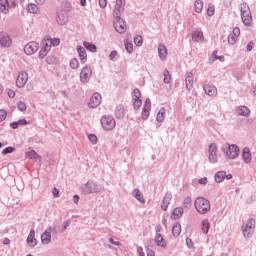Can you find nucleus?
<instances>
[{"instance_id":"1","label":"nucleus","mask_w":256,"mask_h":256,"mask_svg":"<svg viewBox=\"0 0 256 256\" xmlns=\"http://www.w3.org/2000/svg\"><path fill=\"white\" fill-rule=\"evenodd\" d=\"M60 44L61 40L59 38H44L41 42V49L38 54L39 59H45L49 51H51V47H58Z\"/></svg>"},{"instance_id":"2","label":"nucleus","mask_w":256,"mask_h":256,"mask_svg":"<svg viewBox=\"0 0 256 256\" xmlns=\"http://www.w3.org/2000/svg\"><path fill=\"white\" fill-rule=\"evenodd\" d=\"M194 207L201 215H207L211 211V202L203 197L196 198Z\"/></svg>"},{"instance_id":"3","label":"nucleus","mask_w":256,"mask_h":256,"mask_svg":"<svg viewBox=\"0 0 256 256\" xmlns=\"http://www.w3.org/2000/svg\"><path fill=\"white\" fill-rule=\"evenodd\" d=\"M241 17L244 25H251L253 23V16L251 15V10L249 9V5L247 3H242L240 6Z\"/></svg>"},{"instance_id":"4","label":"nucleus","mask_w":256,"mask_h":256,"mask_svg":"<svg viewBox=\"0 0 256 256\" xmlns=\"http://www.w3.org/2000/svg\"><path fill=\"white\" fill-rule=\"evenodd\" d=\"M255 231V219H249L242 225V233L244 237H249Z\"/></svg>"},{"instance_id":"5","label":"nucleus","mask_w":256,"mask_h":256,"mask_svg":"<svg viewBox=\"0 0 256 256\" xmlns=\"http://www.w3.org/2000/svg\"><path fill=\"white\" fill-rule=\"evenodd\" d=\"M17 5V0H0V12L7 15L9 9H13Z\"/></svg>"},{"instance_id":"6","label":"nucleus","mask_w":256,"mask_h":256,"mask_svg":"<svg viewBox=\"0 0 256 256\" xmlns=\"http://www.w3.org/2000/svg\"><path fill=\"white\" fill-rule=\"evenodd\" d=\"M101 125L105 131H112V129H115V119L111 116H103L101 118Z\"/></svg>"},{"instance_id":"7","label":"nucleus","mask_w":256,"mask_h":256,"mask_svg":"<svg viewBox=\"0 0 256 256\" xmlns=\"http://www.w3.org/2000/svg\"><path fill=\"white\" fill-rule=\"evenodd\" d=\"M91 75H93V70L91 66H84L80 71V81L81 83H89L91 80Z\"/></svg>"},{"instance_id":"8","label":"nucleus","mask_w":256,"mask_h":256,"mask_svg":"<svg viewBox=\"0 0 256 256\" xmlns=\"http://www.w3.org/2000/svg\"><path fill=\"white\" fill-rule=\"evenodd\" d=\"M132 103L134 109H140V107L143 105V101L141 100V90L138 88H135L132 91Z\"/></svg>"},{"instance_id":"9","label":"nucleus","mask_w":256,"mask_h":256,"mask_svg":"<svg viewBox=\"0 0 256 256\" xmlns=\"http://www.w3.org/2000/svg\"><path fill=\"white\" fill-rule=\"evenodd\" d=\"M27 81H29V74L25 71L19 72L16 79V87H25V85H27Z\"/></svg>"},{"instance_id":"10","label":"nucleus","mask_w":256,"mask_h":256,"mask_svg":"<svg viewBox=\"0 0 256 256\" xmlns=\"http://www.w3.org/2000/svg\"><path fill=\"white\" fill-rule=\"evenodd\" d=\"M114 28L116 29L117 33H125L127 31V24L125 20L121 19L120 17H116L114 21Z\"/></svg>"},{"instance_id":"11","label":"nucleus","mask_w":256,"mask_h":256,"mask_svg":"<svg viewBox=\"0 0 256 256\" xmlns=\"http://www.w3.org/2000/svg\"><path fill=\"white\" fill-rule=\"evenodd\" d=\"M37 51H39V43L37 42H29L24 47V53L26 55H34Z\"/></svg>"},{"instance_id":"12","label":"nucleus","mask_w":256,"mask_h":256,"mask_svg":"<svg viewBox=\"0 0 256 256\" xmlns=\"http://www.w3.org/2000/svg\"><path fill=\"white\" fill-rule=\"evenodd\" d=\"M240 36H241V29H239V27H235L232 33H230L228 36L229 45H235V43H237Z\"/></svg>"},{"instance_id":"13","label":"nucleus","mask_w":256,"mask_h":256,"mask_svg":"<svg viewBox=\"0 0 256 256\" xmlns=\"http://www.w3.org/2000/svg\"><path fill=\"white\" fill-rule=\"evenodd\" d=\"M101 101H102L101 94L94 93L90 98L88 106L91 107V109H96V107H99L101 105Z\"/></svg>"},{"instance_id":"14","label":"nucleus","mask_w":256,"mask_h":256,"mask_svg":"<svg viewBox=\"0 0 256 256\" xmlns=\"http://www.w3.org/2000/svg\"><path fill=\"white\" fill-rule=\"evenodd\" d=\"M226 155L229 159H237L239 157V147L235 144L229 145Z\"/></svg>"},{"instance_id":"15","label":"nucleus","mask_w":256,"mask_h":256,"mask_svg":"<svg viewBox=\"0 0 256 256\" xmlns=\"http://www.w3.org/2000/svg\"><path fill=\"white\" fill-rule=\"evenodd\" d=\"M208 159L210 163H217V144L212 143L209 145Z\"/></svg>"},{"instance_id":"16","label":"nucleus","mask_w":256,"mask_h":256,"mask_svg":"<svg viewBox=\"0 0 256 256\" xmlns=\"http://www.w3.org/2000/svg\"><path fill=\"white\" fill-rule=\"evenodd\" d=\"M123 11H125V0H116L114 5V15L119 17Z\"/></svg>"},{"instance_id":"17","label":"nucleus","mask_w":256,"mask_h":256,"mask_svg":"<svg viewBox=\"0 0 256 256\" xmlns=\"http://www.w3.org/2000/svg\"><path fill=\"white\" fill-rule=\"evenodd\" d=\"M192 41H195L196 43H203V41H205V36L201 29H196L192 32Z\"/></svg>"},{"instance_id":"18","label":"nucleus","mask_w":256,"mask_h":256,"mask_svg":"<svg viewBox=\"0 0 256 256\" xmlns=\"http://www.w3.org/2000/svg\"><path fill=\"white\" fill-rule=\"evenodd\" d=\"M150 112H151V100L147 99L144 103L143 110H142V119H144V121L149 119Z\"/></svg>"},{"instance_id":"19","label":"nucleus","mask_w":256,"mask_h":256,"mask_svg":"<svg viewBox=\"0 0 256 256\" xmlns=\"http://www.w3.org/2000/svg\"><path fill=\"white\" fill-rule=\"evenodd\" d=\"M11 38L6 33H0V45L2 47H11Z\"/></svg>"},{"instance_id":"20","label":"nucleus","mask_w":256,"mask_h":256,"mask_svg":"<svg viewBox=\"0 0 256 256\" xmlns=\"http://www.w3.org/2000/svg\"><path fill=\"white\" fill-rule=\"evenodd\" d=\"M242 159H243L244 163H251V161L253 160V158L251 156V149H249V147H245L243 149Z\"/></svg>"},{"instance_id":"21","label":"nucleus","mask_w":256,"mask_h":256,"mask_svg":"<svg viewBox=\"0 0 256 256\" xmlns=\"http://www.w3.org/2000/svg\"><path fill=\"white\" fill-rule=\"evenodd\" d=\"M41 241L43 245H49L51 243V228L46 230L42 235H41Z\"/></svg>"},{"instance_id":"22","label":"nucleus","mask_w":256,"mask_h":256,"mask_svg":"<svg viewBox=\"0 0 256 256\" xmlns=\"http://www.w3.org/2000/svg\"><path fill=\"white\" fill-rule=\"evenodd\" d=\"M27 244L29 247H35L37 245V239H35V230H31L27 237Z\"/></svg>"},{"instance_id":"23","label":"nucleus","mask_w":256,"mask_h":256,"mask_svg":"<svg viewBox=\"0 0 256 256\" xmlns=\"http://www.w3.org/2000/svg\"><path fill=\"white\" fill-rule=\"evenodd\" d=\"M172 199H173V196L171 194H166L164 196V199L161 205V209H163V211H167V208L169 207Z\"/></svg>"},{"instance_id":"24","label":"nucleus","mask_w":256,"mask_h":256,"mask_svg":"<svg viewBox=\"0 0 256 256\" xmlns=\"http://www.w3.org/2000/svg\"><path fill=\"white\" fill-rule=\"evenodd\" d=\"M204 91L209 97H215L217 95V88L215 86L206 85L204 86Z\"/></svg>"},{"instance_id":"25","label":"nucleus","mask_w":256,"mask_h":256,"mask_svg":"<svg viewBox=\"0 0 256 256\" xmlns=\"http://www.w3.org/2000/svg\"><path fill=\"white\" fill-rule=\"evenodd\" d=\"M158 53L162 61H165V59H167V47L165 45L159 44Z\"/></svg>"},{"instance_id":"26","label":"nucleus","mask_w":256,"mask_h":256,"mask_svg":"<svg viewBox=\"0 0 256 256\" xmlns=\"http://www.w3.org/2000/svg\"><path fill=\"white\" fill-rule=\"evenodd\" d=\"M238 115H241L242 117H249L251 114V110L247 108L246 106H240L236 109Z\"/></svg>"},{"instance_id":"27","label":"nucleus","mask_w":256,"mask_h":256,"mask_svg":"<svg viewBox=\"0 0 256 256\" xmlns=\"http://www.w3.org/2000/svg\"><path fill=\"white\" fill-rule=\"evenodd\" d=\"M77 51H78L81 63H85L87 61V52L85 51V48H83L82 46H78Z\"/></svg>"},{"instance_id":"28","label":"nucleus","mask_w":256,"mask_h":256,"mask_svg":"<svg viewBox=\"0 0 256 256\" xmlns=\"http://www.w3.org/2000/svg\"><path fill=\"white\" fill-rule=\"evenodd\" d=\"M183 217V209L181 207H177L173 210L171 219L177 220Z\"/></svg>"},{"instance_id":"29","label":"nucleus","mask_w":256,"mask_h":256,"mask_svg":"<svg viewBox=\"0 0 256 256\" xmlns=\"http://www.w3.org/2000/svg\"><path fill=\"white\" fill-rule=\"evenodd\" d=\"M186 89L191 91L193 89V73H188L186 77Z\"/></svg>"},{"instance_id":"30","label":"nucleus","mask_w":256,"mask_h":256,"mask_svg":"<svg viewBox=\"0 0 256 256\" xmlns=\"http://www.w3.org/2000/svg\"><path fill=\"white\" fill-rule=\"evenodd\" d=\"M133 197H135V199H137V201H139L140 203H145V198H143V194L141 193V191H139V189H135L132 193Z\"/></svg>"},{"instance_id":"31","label":"nucleus","mask_w":256,"mask_h":256,"mask_svg":"<svg viewBox=\"0 0 256 256\" xmlns=\"http://www.w3.org/2000/svg\"><path fill=\"white\" fill-rule=\"evenodd\" d=\"M165 115H167V110H165V108H161L157 114V121H159V123H163V121H165Z\"/></svg>"},{"instance_id":"32","label":"nucleus","mask_w":256,"mask_h":256,"mask_svg":"<svg viewBox=\"0 0 256 256\" xmlns=\"http://www.w3.org/2000/svg\"><path fill=\"white\" fill-rule=\"evenodd\" d=\"M115 115L117 119H123V117H125V108H123V106H117Z\"/></svg>"},{"instance_id":"33","label":"nucleus","mask_w":256,"mask_h":256,"mask_svg":"<svg viewBox=\"0 0 256 256\" xmlns=\"http://www.w3.org/2000/svg\"><path fill=\"white\" fill-rule=\"evenodd\" d=\"M226 176V172L225 171H219L215 174V181L216 183H223L224 179Z\"/></svg>"},{"instance_id":"34","label":"nucleus","mask_w":256,"mask_h":256,"mask_svg":"<svg viewBox=\"0 0 256 256\" xmlns=\"http://www.w3.org/2000/svg\"><path fill=\"white\" fill-rule=\"evenodd\" d=\"M27 11L28 13L37 14L39 13V6L34 3H30L27 5Z\"/></svg>"},{"instance_id":"35","label":"nucleus","mask_w":256,"mask_h":256,"mask_svg":"<svg viewBox=\"0 0 256 256\" xmlns=\"http://www.w3.org/2000/svg\"><path fill=\"white\" fill-rule=\"evenodd\" d=\"M172 233L174 237H179L181 235V224L175 223L172 227Z\"/></svg>"},{"instance_id":"36","label":"nucleus","mask_w":256,"mask_h":256,"mask_svg":"<svg viewBox=\"0 0 256 256\" xmlns=\"http://www.w3.org/2000/svg\"><path fill=\"white\" fill-rule=\"evenodd\" d=\"M56 21L59 25H65L67 23V16L65 14L58 13Z\"/></svg>"},{"instance_id":"37","label":"nucleus","mask_w":256,"mask_h":256,"mask_svg":"<svg viewBox=\"0 0 256 256\" xmlns=\"http://www.w3.org/2000/svg\"><path fill=\"white\" fill-rule=\"evenodd\" d=\"M194 9L196 13H201V11H203V1L196 0L194 3Z\"/></svg>"},{"instance_id":"38","label":"nucleus","mask_w":256,"mask_h":256,"mask_svg":"<svg viewBox=\"0 0 256 256\" xmlns=\"http://www.w3.org/2000/svg\"><path fill=\"white\" fill-rule=\"evenodd\" d=\"M201 225H202L203 233H205V234L209 233V228L211 227V225L209 224V220L208 219H204L202 221Z\"/></svg>"},{"instance_id":"39","label":"nucleus","mask_w":256,"mask_h":256,"mask_svg":"<svg viewBox=\"0 0 256 256\" xmlns=\"http://www.w3.org/2000/svg\"><path fill=\"white\" fill-rule=\"evenodd\" d=\"M156 245H158L159 247H165V239H163V236H161V234H156Z\"/></svg>"},{"instance_id":"40","label":"nucleus","mask_w":256,"mask_h":256,"mask_svg":"<svg viewBox=\"0 0 256 256\" xmlns=\"http://www.w3.org/2000/svg\"><path fill=\"white\" fill-rule=\"evenodd\" d=\"M84 47H86L88 51H91L92 53H95V51H97V47L95 46V44H91L89 42H84Z\"/></svg>"},{"instance_id":"41","label":"nucleus","mask_w":256,"mask_h":256,"mask_svg":"<svg viewBox=\"0 0 256 256\" xmlns=\"http://www.w3.org/2000/svg\"><path fill=\"white\" fill-rule=\"evenodd\" d=\"M70 67L71 69H77L79 67V60H77V58H72L70 60Z\"/></svg>"},{"instance_id":"42","label":"nucleus","mask_w":256,"mask_h":256,"mask_svg":"<svg viewBox=\"0 0 256 256\" xmlns=\"http://www.w3.org/2000/svg\"><path fill=\"white\" fill-rule=\"evenodd\" d=\"M163 76L164 83H171V74L169 73V71L165 70Z\"/></svg>"},{"instance_id":"43","label":"nucleus","mask_w":256,"mask_h":256,"mask_svg":"<svg viewBox=\"0 0 256 256\" xmlns=\"http://www.w3.org/2000/svg\"><path fill=\"white\" fill-rule=\"evenodd\" d=\"M183 205L186 209H189V207L192 205L191 197H186L183 201Z\"/></svg>"},{"instance_id":"44","label":"nucleus","mask_w":256,"mask_h":256,"mask_svg":"<svg viewBox=\"0 0 256 256\" xmlns=\"http://www.w3.org/2000/svg\"><path fill=\"white\" fill-rule=\"evenodd\" d=\"M134 43H135V45H137V47H141V45H143V37H141V36H136L135 38H134Z\"/></svg>"},{"instance_id":"45","label":"nucleus","mask_w":256,"mask_h":256,"mask_svg":"<svg viewBox=\"0 0 256 256\" xmlns=\"http://www.w3.org/2000/svg\"><path fill=\"white\" fill-rule=\"evenodd\" d=\"M88 139H89L90 143H92V145H97L98 139L95 134H89Z\"/></svg>"},{"instance_id":"46","label":"nucleus","mask_w":256,"mask_h":256,"mask_svg":"<svg viewBox=\"0 0 256 256\" xmlns=\"http://www.w3.org/2000/svg\"><path fill=\"white\" fill-rule=\"evenodd\" d=\"M7 119V111L0 109V123Z\"/></svg>"},{"instance_id":"47","label":"nucleus","mask_w":256,"mask_h":256,"mask_svg":"<svg viewBox=\"0 0 256 256\" xmlns=\"http://www.w3.org/2000/svg\"><path fill=\"white\" fill-rule=\"evenodd\" d=\"M125 49L127 53H133V43L125 42Z\"/></svg>"},{"instance_id":"48","label":"nucleus","mask_w":256,"mask_h":256,"mask_svg":"<svg viewBox=\"0 0 256 256\" xmlns=\"http://www.w3.org/2000/svg\"><path fill=\"white\" fill-rule=\"evenodd\" d=\"M17 107L19 111H27V104H25L23 101L18 102Z\"/></svg>"},{"instance_id":"49","label":"nucleus","mask_w":256,"mask_h":256,"mask_svg":"<svg viewBox=\"0 0 256 256\" xmlns=\"http://www.w3.org/2000/svg\"><path fill=\"white\" fill-rule=\"evenodd\" d=\"M26 155H27V157L29 158V159H37V157H39V155L37 154V152H35V151H30V152H28V153H26Z\"/></svg>"},{"instance_id":"50","label":"nucleus","mask_w":256,"mask_h":256,"mask_svg":"<svg viewBox=\"0 0 256 256\" xmlns=\"http://www.w3.org/2000/svg\"><path fill=\"white\" fill-rule=\"evenodd\" d=\"M15 151V148L9 146L7 148H5L3 151H2V155H7L9 153H13Z\"/></svg>"},{"instance_id":"51","label":"nucleus","mask_w":256,"mask_h":256,"mask_svg":"<svg viewBox=\"0 0 256 256\" xmlns=\"http://www.w3.org/2000/svg\"><path fill=\"white\" fill-rule=\"evenodd\" d=\"M207 15H208L209 17H213V15H215V7H213V6H208Z\"/></svg>"},{"instance_id":"52","label":"nucleus","mask_w":256,"mask_h":256,"mask_svg":"<svg viewBox=\"0 0 256 256\" xmlns=\"http://www.w3.org/2000/svg\"><path fill=\"white\" fill-rule=\"evenodd\" d=\"M57 61V58L53 57V56H48L46 58V63H48V65H53V63H55Z\"/></svg>"},{"instance_id":"53","label":"nucleus","mask_w":256,"mask_h":256,"mask_svg":"<svg viewBox=\"0 0 256 256\" xmlns=\"http://www.w3.org/2000/svg\"><path fill=\"white\" fill-rule=\"evenodd\" d=\"M137 253H138V256H145V251H143V247L141 246L137 247Z\"/></svg>"},{"instance_id":"54","label":"nucleus","mask_w":256,"mask_h":256,"mask_svg":"<svg viewBox=\"0 0 256 256\" xmlns=\"http://www.w3.org/2000/svg\"><path fill=\"white\" fill-rule=\"evenodd\" d=\"M99 5L102 9H105L107 7V0H99Z\"/></svg>"},{"instance_id":"55","label":"nucleus","mask_w":256,"mask_h":256,"mask_svg":"<svg viewBox=\"0 0 256 256\" xmlns=\"http://www.w3.org/2000/svg\"><path fill=\"white\" fill-rule=\"evenodd\" d=\"M8 96L13 99L15 97V90L8 89L7 90Z\"/></svg>"},{"instance_id":"56","label":"nucleus","mask_w":256,"mask_h":256,"mask_svg":"<svg viewBox=\"0 0 256 256\" xmlns=\"http://www.w3.org/2000/svg\"><path fill=\"white\" fill-rule=\"evenodd\" d=\"M109 243L112 245H115L116 247H119V241L114 240L113 238H109Z\"/></svg>"},{"instance_id":"57","label":"nucleus","mask_w":256,"mask_h":256,"mask_svg":"<svg viewBox=\"0 0 256 256\" xmlns=\"http://www.w3.org/2000/svg\"><path fill=\"white\" fill-rule=\"evenodd\" d=\"M114 57H117V51L113 50L110 55H109V59H111V61H113Z\"/></svg>"},{"instance_id":"58","label":"nucleus","mask_w":256,"mask_h":256,"mask_svg":"<svg viewBox=\"0 0 256 256\" xmlns=\"http://www.w3.org/2000/svg\"><path fill=\"white\" fill-rule=\"evenodd\" d=\"M52 193H53V196H54L55 198L59 197V189L54 188V189L52 190Z\"/></svg>"},{"instance_id":"59","label":"nucleus","mask_w":256,"mask_h":256,"mask_svg":"<svg viewBox=\"0 0 256 256\" xmlns=\"http://www.w3.org/2000/svg\"><path fill=\"white\" fill-rule=\"evenodd\" d=\"M10 127H11L12 129H18V128H19V122H13V123H11V124H10Z\"/></svg>"},{"instance_id":"60","label":"nucleus","mask_w":256,"mask_h":256,"mask_svg":"<svg viewBox=\"0 0 256 256\" xmlns=\"http://www.w3.org/2000/svg\"><path fill=\"white\" fill-rule=\"evenodd\" d=\"M18 125H29V122H27L25 119H21L18 121Z\"/></svg>"},{"instance_id":"61","label":"nucleus","mask_w":256,"mask_h":256,"mask_svg":"<svg viewBox=\"0 0 256 256\" xmlns=\"http://www.w3.org/2000/svg\"><path fill=\"white\" fill-rule=\"evenodd\" d=\"M200 185H207V177L201 178L199 180Z\"/></svg>"},{"instance_id":"62","label":"nucleus","mask_w":256,"mask_h":256,"mask_svg":"<svg viewBox=\"0 0 256 256\" xmlns=\"http://www.w3.org/2000/svg\"><path fill=\"white\" fill-rule=\"evenodd\" d=\"M253 42H249L247 45V51H253Z\"/></svg>"},{"instance_id":"63","label":"nucleus","mask_w":256,"mask_h":256,"mask_svg":"<svg viewBox=\"0 0 256 256\" xmlns=\"http://www.w3.org/2000/svg\"><path fill=\"white\" fill-rule=\"evenodd\" d=\"M147 256H155V251L153 250H147Z\"/></svg>"},{"instance_id":"64","label":"nucleus","mask_w":256,"mask_h":256,"mask_svg":"<svg viewBox=\"0 0 256 256\" xmlns=\"http://www.w3.org/2000/svg\"><path fill=\"white\" fill-rule=\"evenodd\" d=\"M73 201L74 203H79V195H74Z\"/></svg>"}]
</instances>
